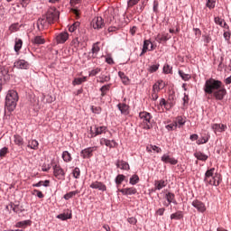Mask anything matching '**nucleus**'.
<instances>
[{"mask_svg":"<svg viewBox=\"0 0 231 231\" xmlns=\"http://www.w3.org/2000/svg\"><path fill=\"white\" fill-rule=\"evenodd\" d=\"M204 92L207 95H213L217 100H223L226 96V88L220 80L214 79H207L204 85Z\"/></svg>","mask_w":231,"mask_h":231,"instance_id":"nucleus-1","label":"nucleus"},{"mask_svg":"<svg viewBox=\"0 0 231 231\" xmlns=\"http://www.w3.org/2000/svg\"><path fill=\"white\" fill-rule=\"evenodd\" d=\"M19 101V96L17 91L15 90H9L6 97H5V107L6 109L12 113V111L15 110L17 107V102Z\"/></svg>","mask_w":231,"mask_h":231,"instance_id":"nucleus-2","label":"nucleus"},{"mask_svg":"<svg viewBox=\"0 0 231 231\" xmlns=\"http://www.w3.org/2000/svg\"><path fill=\"white\" fill-rule=\"evenodd\" d=\"M216 171L215 168H211L208 170L205 173L204 181L208 185H213L214 187H218L219 183H221V178L217 174H214Z\"/></svg>","mask_w":231,"mask_h":231,"instance_id":"nucleus-3","label":"nucleus"},{"mask_svg":"<svg viewBox=\"0 0 231 231\" xmlns=\"http://www.w3.org/2000/svg\"><path fill=\"white\" fill-rule=\"evenodd\" d=\"M139 118L143 120V129H152V116L149 112H141L139 114Z\"/></svg>","mask_w":231,"mask_h":231,"instance_id":"nucleus-4","label":"nucleus"},{"mask_svg":"<svg viewBox=\"0 0 231 231\" xmlns=\"http://www.w3.org/2000/svg\"><path fill=\"white\" fill-rule=\"evenodd\" d=\"M45 17L48 21V23H51V24H54V23H57L60 17V13L57 8L51 7L47 13L45 14Z\"/></svg>","mask_w":231,"mask_h":231,"instance_id":"nucleus-5","label":"nucleus"},{"mask_svg":"<svg viewBox=\"0 0 231 231\" xmlns=\"http://www.w3.org/2000/svg\"><path fill=\"white\" fill-rule=\"evenodd\" d=\"M53 174L57 180H60L61 181H64V180H66V172L60 167V165L55 164L53 166Z\"/></svg>","mask_w":231,"mask_h":231,"instance_id":"nucleus-6","label":"nucleus"},{"mask_svg":"<svg viewBox=\"0 0 231 231\" xmlns=\"http://www.w3.org/2000/svg\"><path fill=\"white\" fill-rule=\"evenodd\" d=\"M91 24L95 30H101V28H104V26H106V23H104V18H102V16L94 17Z\"/></svg>","mask_w":231,"mask_h":231,"instance_id":"nucleus-7","label":"nucleus"},{"mask_svg":"<svg viewBox=\"0 0 231 231\" xmlns=\"http://www.w3.org/2000/svg\"><path fill=\"white\" fill-rule=\"evenodd\" d=\"M97 149L98 148L97 146L86 148L81 151L80 156L81 158H84V159L91 158L93 156V152H95V151H97Z\"/></svg>","mask_w":231,"mask_h":231,"instance_id":"nucleus-8","label":"nucleus"},{"mask_svg":"<svg viewBox=\"0 0 231 231\" xmlns=\"http://www.w3.org/2000/svg\"><path fill=\"white\" fill-rule=\"evenodd\" d=\"M50 24H51V23L48 22V18H46L45 14L37 21L38 30H44V28H48Z\"/></svg>","mask_w":231,"mask_h":231,"instance_id":"nucleus-9","label":"nucleus"},{"mask_svg":"<svg viewBox=\"0 0 231 231\" xmlns=\"http://www.w3.org/2000/svg\"><path fill=\"white\" fill-rule=\"evenodd\" d=\"M68 39H69V34L67 32H62L55 37L57 44H64Z\"/></svg>","mask_w":231,"mask_h":231,"instance_id":"nucleus-10","label":"nucleus"},{"mask_svg":"<svg viewBox=\"0 0 231 231\" xmlns=\"http://www.w3.org/2000/svg\"><path fill=\"white\" fill-rule=\"evenodd\" d=\"M192 207L198 210V212H200L203 214V212H206L207 207L205 206V203L201 202L199 199H195L191 203Z\"/></svg>","mask_w":231,"mask_h":231,"instance_id":"nucleus-11","label":"nucleus"},{"mask_svg":"<svg viewBox=\"0 0 231 231\" xmlns=\"http://www.w3.org/2000/svg\"><path fill=\"white\" fill-rule=\"evenodd\" d=\"M90 189H96L97 190H101L102 192H106V190H107V187H106V184L98 180L93 181L90 184Z\"/></svg>","mask_w":231,"mask_h":231,"instance_id":"nucleus-12","label":"nucleus"},{"mask_svg":"<svg viewBox=\"0 0 231 231\" xmlns=\"http://www.w3.org/2000/svg\"><path fill=\"white\" fill-rule=\"evenodd\" d=\"M14 68H17V69H28L30 63L25 60H18L14 62Z\"/></svg>","mask_w":231,"mask_h":231,"instance_id":"nucleus-13","label":"nucleus"},{"mask_svg":"<svg viewBox=\"0 0 231 231\" xmlns=\"http://www.w3.org/2000/svg\"><path fill=\"white\" fill-rule=\"evenodd\" d=\"M161 160L163 162V163H170L171 165H176L178 163V160H176L174 157H171L169 154H163Z\"/></svg>","mask_w":231,"mask_h":231,"instance_id":"nucleus-14","label":"nucleus"},{"mask_svg":"<svg viewBox=\"0 0 231 231\" xmlns=\"http://www.w3.org/2000/svg\"><path fill=\"white\" fill-rule=\"evenodd\" d=\"M211 128L213 129L214 133H224V131H226L227 126L226 125L223 124H213Z\"/></svg>","mask_w":231,"mask_h":231,"instance_id":"nucleus-15","label":"nucleus"},{"mask_svg":"<svg viewBox=\"0 0 231 231\" xmlns=\"http://www.w3.org/2000/svg\"><path fill=\"white\" fill-rule=\"evenodd\" d=\"M119 192H122L123 196H133L136 194L137 190L136 188L131 187V188H125L119 189Z\"/></svg>","mask_w":231,"mask_h":231,"instance_id":"nucleus-16","label":"nucleus"},{"mask_svg":"<svg viewBox=\"0 0 231 231\" xmlns=\"http://www.w3.org/2000/svg\"><path fill=\"white\" fill-rule=\"evenodd\" d=\"M100 145H106V147L113 149L114 147H116V142H115V140L111 141V140H107L106 138H101Z\"/></svg>","mask_w":231,"mask_h":231,"instance_id":"nucleus-17","label":"nucleus"},{"mask_svg":"<svg viewBox=\"0 0 231 231\" xmlns=\"http://www.w3.org/2000/svg\"><path fill=\"white\" fill-rule=\"evenodd\" d=\"M165 187H167V180H154V190H162V189H165Z\"/></svg>","mask_w":231,"mask_h":231,"instance_id":"nucleus-18","label":"nucleus"},{"mask_svg":"<svg viewBox=\"0 0 231 231\" xmlns=\"http://www.w3.org/2000/svg\"><path fill=\"white\" fill-rule=\"evenodd\" d=\"M172 36H171V34L169 33H162V34H158L156 36V41L157 42H167V41H169V39H171Z\"/></svg>","mask_w":231,"mask_h":231,"instance_id":"nucleus-19","label":"nucleus"},{"mask_svg":"<svg viewBox=\"0 0 231 231\" xmlns=\"http://www.w3.org/2000/svg\"><path fill=\"white\" fill-rule=\"evenodd\" d=\"M94 131H96V136H98L100 134H106L107 133V127L106 126H98L94 125Z\"/></svg>","mask_w":231,"mask_h":231,"instance_id":"nucleus-20","label":"nucleus"},{"mask_svg":"<svg viewBox=\"0 0 231 231\" xmlns=\"http://www.w3.org/2000/svg\"><path fill=\"white\" fill-rule=\"evenodd\" d=\"M165 199L168 201L169 205H171V203H173V205H177L178 203L176 201V195L171 192H168L165 194Z\"/></svg>","mask_w":231,"mask_h":231,"instance_id":"nucleus-21","label":"nucleus"},{"mask_svg":"<svg viewBox=\"0 0 231 231\" xmlns=\"http://www.w3.org/2000/svg\"><path fill=\"white\" fill-rule=\"evenodd\" d=\"M31 42L32 44H36L37 46H40L41 44H44L46 42V40L42 36H34Z\"/></svg>","mask_w":231,"mask_h":231,"instance_id":"nucleus-22","label":"nucleus"},{"mask_svg":"<svg viewBox=\"0 0 231 231\" xmlns=\"http://www.w3.org/2000/svg\"><path fill=\"white\" fill-rule=\"evenodd\" d=\"M117 107L119 111H121L122 115H129V106L124 104V103H119L117 105Z\"/></svg>","mask_w":231,"mask_h":231,"instance_id":"nucleus-23","label":"nucleus"},{"mask_svg":"<svg viewBox=\"0 0 231 231\" xmlns=\"http://www.w3.org/2000/svg\"><path fill=\"white\" fill-rule=\"evenodd\" d=\"M194 156L195 158H197V160H199L200 162H207L208 160V155H206L201 152H196L194 153Z\"/></svg>","mask_w":231,"mask_h":231,"instance_id":"nucleus-24","label":"nucleus"},{"mask_svg":"<svg viewBox=\"0 0 231 231\" xmlns=\"http://www.w3.org/2000/svg\"><path fill=\"white\" fill-rule=\"evenodd\" d=\"M14 142L15 145H18V147L23 149V146L24 145V140L21 137V135H14Z\"/></svg>","mask_w":231,"mask_h":231,"instance_id":"nucleus-25","label":"nucleus"},{"mask_svg":"<svg viewBox=\"0 0 231 231\" xmlns=\"http://www.w3.org/2000/svg\"><path fill=\"white\" fill-rule=\"evenodd\" d=\"M32 225L31 220H23L15 224L16 228H26V226H30Z\"/></svg>","mask_w":231,"mask_h":231,"instance_id":"nucleus-26","label":"nucleus"},{"mask_svg":"<svg viewBox=\"0 0 231 231\" xmlns=\"http://www.w3.org/2000/svg\"><path fill=\"white\" fill-rule=\"evenodd\" d=\"M116 167L118 169H121L122 171H128L129 164L125 162V161H117Z\"/></svg>","mask_w":231,"mask_h":231,"instance_id":"nucleus-27","label":"nucleus"},{"mask_svg":"<svg viewBox=\"0 0 231 231\" xmlns=\"http://www.w3.org/2000/svg\"><path fill=\"white\" fill-rule=\"evenodd\" d=\"M27 147L37 151L39 149V142L37 140H31L28 142Z\"/></svg>","mask_w":231,"mask_h":231,"instance_id":"nucleus-28","label":"nucleus"},{"mask_svg":"<svg viewBox=\"0 0 231 231\" xmlns=\"http://www.w3.org/2000/svg\"><path fill=\"white\" fill-rule=\"evenodd\" d=\"M118 77L121 79V80H122L123 84H125V86H127V84H129V78L127 76H125V73L119 71Z\"/></svg>","mask_w":231,"mask_h":231,"instance_id":"nucleus-29","label":"nucleus"},{"mask_svg":"<svg viewBox=\"0 0 231 231\" xmlns=\"http://www.w3.org/2000/svg\"><path fill=\"white\" fill-rule=\"evenodd\" d=\"M62 159L63 162H66V163H69V162L73 160V158H71V153H69L68 151L62 152Z\"/></svg>","mask_w":231,"mask_h":231,"instance_id":"nucleus-30","label":"nucleus"},{"mask_svg":"<svg viewBox=\"0 0 231 231\" xmlns=\"http://www.w3.org/2000/svg\"><path fill=\"white\" fill-rule=\"evenodd\" d=\"M150 44H151V41H149V40H145L143 42V51L140 54L141 57H142V55H144V53H147V51L149 50Z\"/></svg>","mask_w":231,"mask_h":231,"instance_id":"nucleus-31","label":"nucleus"},{"mask_svg":"<svg viewBox=\"0 0 231 231\" xmlns=\"http://www.w3.org/2000/svg\"><path fill=\"white\" fill-rule=\"evenodd\" d=\"M32 187H50V180H40L38 183L32 184Z\"/></svg>","mask_w":231,"mask_h":231,"instance_id":"nucleus-32","label":"nucleus"},{"mask_svg":"<svg viewBox=\"0 0 231 231\" xmlns=\"http://www.w3.org/2000/svg\"><path fill=\"white\" fill-rule=\"evenodd\" d=\"M146 151H147L148 152H151V151H154L155 152L160 153V152H162V148H160V147H158V146H156V145L151 144V145H149V146L146 147Z\"/></svg>","mask_w":231,"mask_h":231,"instance_id":"nucleus-33","label":"nucleus"},{"mask_svg":"<svg viewBox=\"0 0 231 231\" xmlns=\"http://www.w3.org/2000/svg\"><path fill=\"white\" fill-rule=\"evenodd\" d=\"M22 48H23V40L16 39L15 44H14V51H16V52L20 51Z\"/></svg>","mask_w":231,"mask_h":231,"instance_id":"nucleus-34","label":"nucleus"},{"mask_svg":"<svg viewBox=\"0 0 231 231\" xmlns=\"http://www.w3.org/2000/svg\"><path fill=\"white\" fill-rule=\"evenodd\" d=\"M58 219H61V221H66V219H71V213H62L57 216Z\"/></svg>","mask_w":231,"mask_h":231,"instance_id":"nucleus-35","label":"nucleus"},{"mask_svg":"<svg viewBox=\"0 0 231 231\" xmlns=\"http://www.w3.org/2000/svg\"><path fill=\"white\" fill-rule=\"evenodd\" d=\"M80 191L79 190H74V191H70L69 193H66L64 195V199L68 200V199H71V198H73V196H77V194H79Z\"/></svg>","mask_w":231,"mask_h":231,"instance_id":"nucleus-36","label":"nucleus"},{"mask_svg":"<svg viewBox=\"0 0 231 231\" xmlns=\"http://www.w3.org/2000/svg\"><path fill=\"white\" fill-rule=\"evenodd\" d=\"M185 122H187V121L185 120V117H183V116H177V118H176V120H175L176 125H179L180 126L185 125Z\"/></svg>","mask_w":231,"mask_h":231,"instance_id":"nucleus-37","label":"nucleus"},{"mask_svg":"<svg viewBox=\"0 0 231 231\" xmlns=\"http://www.w3.org/2000/svg\"><path fill=\"white\" fill-rule=\"evenodd\" d=\"M87 79L86 77L83 78H76L73 81L72 84L74 86H80V84H82V82H86Z\"/></svg>","mask_w":231,"mask_h":231,"instance_id":"nucleus-38","label":"nucleus"},{"mask_svg":"<svg viewBox=\"0 0 231 231\" xmlns=\"http://www.w3.org/2000/svg\"><path fill=\"white\" fill-rule=\"evenodd\" d=\"M183 218V212L177 211L176 213H173L171 215V219H181Z\"/></svg>","mask_w":231,"mask_h":231,"instance_id":"nucleus-39","label":"nucleus"},{"mask_svg":"<svg viewBox=\"0 0 231 231\" xmlns=\"http://www.w3.org/2000/svg\"><path fill=\"white\" fill-rule=\"evenodd\" d=\"M125 180V176L124 174H119L116 177V184L122 185V182Z\"/></svg>","mask_w":231,"mask_h":231,"instance_id":"nucleus-40","label":"nucleus"},{"mask_svg":"<svg viewBox=\"0 0 231 231\" xmlns=\"http://www.w3.org/2000/svg\"><path fill=\"white\" fill-rule=\"evenodd\" d=\"M140 181V177L138 175L134 174L130 178V184L131 185H136Z\"/></svg>","mask_w":231,"mask_h":231,"instance_id":"nucleus-41","label":"nucleus"},{"mask_svg":"<svg viewBox=\"0 0 231 231\" xmlns=\"http://www.w3.org/2000/svg\"><path fill=\"white\" fill-rule=\"evenodd\" d=\"M179 75L180 77H181L182 80H190V75L185 74V72H183L182 70H179Z\"/></svg>","mask_w":231,"mask_h":231,"instance_id":"nucleus-42","label":"nucleus"},{"mask_svg":"<svg viewBox=\"0 0 231 231\" xmlns=\"http://www.w3.org/2000/svg\"><path fill=\"white\" fill-rule=\"evenodd\" d=\"M80 26V23L79 22H76L74 23L72 25H70L69 27V32H70L71 33H73V32H76L77 31V28Z\"/></svg>","mask_w":231,"mask_h":231,"instance_id":"nucleus-43","label":"nucleus"},{"mask_svg":"<svg viewBox=\"0 0 231 231\" xmlns=\"http://www.w3.org/2000/svg\"><path fill=\"white\" fill-rule=\"evenodd\" d=\"M159 69H160V65H159V63H157L155 65L150 66L148 69V71H149V73H154V72L158 71Z\"/></svg>","mask_w":231,"mask_h":231,"instance_id":"nucleus-44","label":"nucleus"},{"mask_svg":"<svg viewBox=\"0 0 231 231\" xmlns=\"http://www.w3.org/2000/svg\"><path fill=\"white\" fill-rule=\"evenodd\" d=\"M88 138H95L97 137V130H95V126H90L88 131Z\"/></svg>","mask_w":231,"mask_h":231,"instance_id":"nucleus-45","label":"nucleus"},{"mask_svg":"<svg viewBox=\"0 0 231 231\" xmlns=\"http://www.w3.org/2000/svg\"><path fill=\"white\" fill-rule=\"evenodd\" d=\"M109 88H111V86L109 85H105L100 88L101 91V97H106V93H107V91H109Z\"/></svg>","mask_w":231,"mask_h":231,"instance_id":"nucleus-46","label":"nucleus"},{"mask_svg":"<svg viewBox=\"0 0 231 231\" xmlns=\"http://www.w3.org/2000/svg\"><path fill=\"white\" fill-rule=\"evenodd\" d=\"M206 5L209 10L216 8V0H208Z\"/></svg>","mask_w":231,"mask_h":231,"instance_id":"nucleus-47","label":"nucleus"},{"mask_svg":"<svg viewBox=\"0 0 231 231\" xmlns=\"http://www.w3.org/2000/svg\"><path fill=\"white\" fill-rule=\"evenodd\" d=\"M73 177L76 178V180H79L80 178V169L76 167L72 171Z\"/></svg>","mask_w":231,"mask_h":231,"instance_id":"nucleus-48","label":"nucleus"},{"mask_svg":"<svg viewBox=\"0 0 231 231\" xmlns=\"http://www.w3.org/2000/svg\"><path fill=\"white\" fill-rule=\"evenodd\" d=\"M32 194L33 196H37V198H39L40 199H42V198H44V194H42V191L39 189H33Z\"/></svg>","mask_w":231,"mask_h":231,"instance_id":"nucleus-49","label":"nucleus"},{"mask_svg":"<svg viewBox=\"0 0 231 231\" xmlns=\"http://www.w3.org/2000/svg\"><path fill=\"white\" fill-rule=\"evenodd\" d=\"M100 71H102L100 68H96L89 72V77H96V75H98Z\"/></svg>","mask_w":231,"mask_h":231,"instance_id":"nucleus-50","label":"nucleus"},{"mask_svg":"<svg viewBox=\"0 0 231 231\" xmlns=\"http://www.w3.org/2000/svg\"><path fill=\"white\" fill-rule=\"evenodd\" d=\"M177 127L178 125H176L175 122L166 125V129H168V131H176Z\"/></svg>","mask_w":231,"mask_h":231,"instance_id":"nucleus-51","label":"nucleus"},{"mask_svg":"<svg viewBox=\"0 0 231 231\" xmlns=\"http://www.w3.org/2000/svg\"><path fill=\"white\" fill-rule=\"evenodd\" d=\"M9 30L11 31V33H14V32H17L19 30V23H13Z\"/></svg>","mask_w":231,"mask_h":231,"instance_id":"nucleus-52","label":"nucleus"},{"mask_svg":"<svg viewBox=\"0 0 231 231\" xmlns=\"http://www.w3.org/2000/svg\"><path fill=\"white\" fill-rule=\"evenodd\" d=\"M215 24H218V26H223L224 19H221L219 16L214 18Z\"/></svg>","mask_w":231,"mask_h":231,"instance_id":"nucleus-53","label":"nucleus"},{"mask_svg":"<svg viewBox=\"0 0 231 231\" xmlns=\"http://www.w3.org/2000/svg\"><path fill=\"white\" fill-rule=\"evenodd\" d=\"M172 107H174V103L171 101H166V106H164V109H166L167 111H171Z\"/></svg>","mask_w":231,"mask_h":231,"instance_id":"nucleus-54","label":"nucleus"},{"mask_svg":"<svg viewBox=\"0 0 231 231\" xmlns=\"http://www.w3.org/2000/svg\"><path fill=\"white\" fill-rule=\"evenodd\" d=\"M8 153V148L7 147H4L0 150V158H5V156H6Z\"/></svg>","mask_w":231,"mask_h":231,"instance_id":"nucleus-55","label":"nucleus"},{"mask_svg":"<svg viewBox=\"0 0 231 231\" xmlns=\"http://www.w3.org/2000/svg\"><path fill=\"white\" fill-rule=\"evenodd\" d=\"M109 80H111V78L109 76L102 75L100 77V83L101 84H104V82H109Z\"/></svg>","mask_w":231,"mask_h":231,"instance_id":"nucleus-56","label":"nucleus"},{"mask_svg":"<svg viewBox=\"0 0 231 231\" xmlns=\"http://www.w3.org/2000/svg\"><path fill=\"white\" fill-rule=\"evenodd\" d=\"M100 51V47H98V43H95L92 48V53H98Z\"/></svg>","mask_w":231,"mask_h":231,"instance_id":"nucleus-57","label":"nucleus"},{"mask_svg":"<svg viewBox=\"0 0 231 231\" xmlns=\"http://www.w3.org/2000/svg\"><path fill=\"white\" fill-rule=\"evenodd\" d=\"M0 73L1 75H8V69L0 65Z\"/></svg>","mask_w":231,"mask_h":231,"instance_id":"nucleus-58","label":"nucleus"},{"mask_svg":"<svg viewBox=\"0 0 231 231\" xmlns=\"http://www.w3.org/2000/svg\"><path fill=\"white\" fill-rule=\"evenodd\" d=\"M172 69L171 68L170 65H164L163 67V72L166 74L171 73Z\"/></svg>","mask_w":231,"mask_h":231,"instance_id":"nucleus-59","label":"nucleus"},{"mask_svg":"<svg viewBox=\"0 0 231 231\" xmlns=\"http://www.w3.org/2000/svg\"><path fill=\"white\" fill-rule=\"evenodd\" d=\"M230 36H231L230 30L224 31V39H226V41H230Z\"/></svg>","mask_w":231,"mask_h":231,"instance_id":"nucleus-60","label":"nucleus"},{"mask_svg":"<svg viewBox=\"0 0 231 231\" xmlns=\"http://www.w3.org/2000/svg\"><path fill=\"white\" fill-rule=\"evenodd\" d=\"M139 2H140V0H129L128 6L131 8V7L134 6V5H138Z\"/></svg>","mask_w":231,"mask_h":231,"instance_id":"nucleus-61","label":"nucleus"},{"mask_svg":"<svg viewBox=\"0 0 231 231\" xmlns=\"http://www.w3.org/2000/svg\"><path fill=\"white\" fill-rule=\"evenodd\" d=\"M207 142H208V139L203 137V138H201V139H199V140L197 141V143H198V145H201V144H203V143H207Z\"/></svg>","mask_w":231,"mask_h":231,"instance_id":"nucleus-62","label":"nucleus"},{"mask_svg":"<svg viewBox=\"0 0 231 231\" xmlns=\"http://www.w3.org/2000/svg\"><path fill=\"white\" fill-rule=\"evenodd\" d=\"M193 32H194L196 37H199V38L201 37V30H199V28H194Z\"/></svg>","mask_w":231,"mask_h":231,"instance_id":"nucleus-63","label":"nucleus"},{"mask_svg":"<svg viewBox=\"0 0 231 231\" xmlns=\"http://www.w3.org/2000/svg\"><path fill=\"white\" fill-rule=\"evenodd\" d=\"M162 88H160V85L155 83L152 87V91L158 93Z\"/></svg>","mask_w":231,"mask_h":231,"instance_id":"nucleus-64","label":"nucleus"}]
</instances>
